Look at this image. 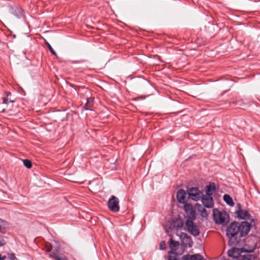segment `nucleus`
Returning <instances> with one entry per match:
<instances>
[{
  "label": "nucleus",
  "mask_w": 260,
  "mask_h": 260,
  "mask_svg": "<svg viewBox=\"0 0 260 260\" xmlns=\"http://www.w3.org/2000/svg\"><path fill=\"white\" fill-rule=\"evenodd\" d=\"M182 225H183V224L182 223H179L175 222L174 223L173 228H175V227H176V229H180V228H182ZM170 228L172 229V228L171 226L170 227Z\"/></svg>",
  "instance_id": "nucleus-25"
},
{
  "label": "nucleus",
  "mask_w": 260,
  "mask_h": 260,
  "mask_svg": "<svg viewBox=\"0 0 260 260\" xmlns=\"http://www.w3.org/2000/svg\"><path fill=\"white\" fill-rule=\"evenodd\" d=\"M23 165L28 169L32 167V164L31 161L28 159H24L23 160Z\"/></svg>",
  "instance_id": "nucleus-22"
},
{
  "label": "nucleus",
  "mask_w": 260,
  "mask_h": 260,
  "mask_svg": "<svg viewBox=\"0 0 260 260\" xmlns=\"http://www.w3.org/2000/svg\"><path fill=\"white\" fill-rule=\"evenodd\" d=\"M196 208L198 209V211L200 213L201 215L203 217H206L208 216V213L207 210L204 208L202 207L201 205L197 204Z\"/></svg>",
  "instance_id": "nucleus-16"
},
{
  "label": "nucleus",
  "mask_w": 260,
  "mask_h": 260,
  "mask_svg": "<svg viewBox=\"0 0 260 260\" xmlns=\"http://www.w3.org/2000/svg\"><path fill=\"white\" fill-rule=\"evenodd\" d=\"M10 102H13V101H12V100H10Z\"/></svg>",
  "instance_id": "nucleus-32"
},
{
  "label": "nucleus",
  "mask_w": 260,
  "mask_h": 260,
  "mask_svg": "<svg viewBox=\"0 0 260 260\" xmlns=\"http://www.w3.org/2000/svg\"><path fill=\"white\" fill-rule=\"evenodd\" d=\"M8 258L10 259V260H18L15 255V254L12 253H8Z\"/></svg>",
  "instance_id": "nucleus-23"
},
{
  "label": "nucleus",
  "mask_w": 260,
  "mask_h": 260,
  "mask_svg": "<svg viewBox=\"0 0 260 260\" xmlns=\"http://www.w3.org/2000/svg\"><path fill=\"white\" fill-rule=\"evenodd\" d=\"M11 94V93L10 92H7V97L9 96V95H10ZM8 98H4V100H3V103L4 104H7L8 103Z\"/></svg>",
  "instance_id": "nucleus-27"
},
{
  "label": "nucleus",
  "mask_w": 260,
  "mask_h": 260,
  "mask_svg": "<svg viewBox=\"0 0 260 260\" xmlns=\"http://www.w3.org/2000/svg\"><path fill=\"white\" fill-rule=\"evenodd\" d=\"M50 256L54 258L55 260H69L68 258L63 254H57L54 252H51Z\"/></svg>",
  "instance_id": "nucleus-14"
},
{
  "label": "nucleus",
  "mask_w": 260,
  "mask_h": 260,
  "mask_svg": "<svg viewBox=\"0 0 260 260\" xmlns=\"http://www.w3.org/2000/svg\"><path fill=\"white\" fill-rule=\"evenodd\" d=\"M169 254L168 260H177V255L175 252L171 251L169 252Z\"/></svg>",
  "instance_id": "nucleus-21"
},
{
  "label": "nucleus",
  "mask_w": 260,
  "mask_h": 260,
  "mask_svg": "<svg viewBox=\"0 0 260 260\" xmlns=\"http://www.w3.org/2000/svg\"><path fill=\"white\" fill-rule=\"evenodd\" d=\"M213 216L216 223L224 225L229 221V216L225 211H219L214 209L213 210Z\"/></svg>",
  "instance_id": "nucleus-2"
},
{
  "label": "nucleus",
  "mask_w": 260,
  "mask_h": 260,
  "mask_svg": "<svg viewBox=\"0 0 260 260\" xmlns=\"http://www.w3.org/2000/svg\"><path fill=\"white\" fill-rule=\"evenodd\" d=\"M237 216L241 219H248L250 217V215L247 211L239 209L236 212Z\"/></svg>",
  "instance_id": "nucleus-11"
},
{
  "label": "nucleus",
  "mask_w": 260,
  "mask_h": 260,
  "mask_svg": "<svg viewBox=\"0 0 260 260\" xmlns=\"http://www.w3.org/2000/svg\"><path fill=\"white\" fill-rule=\"evenodd\" d=\"M5 242L4 239L0 238V246H3L5 245Z\"/></svg>",
  "instance_id": "nucleus-29"
},
{
  "label": "nucleus",
  "mask_w": 260,
  "mask_h": 260,
  "mask_svg": "<svg viewBox=\"0 0 260 260\" xmlns=\"http://www.w3.org/2000/svg\"><path fill=\"white\" fill-rule=\"evenodd\" d=\"M179 238L183 245L189 247L192 246V241L191 239L186 233H181L179 235Z\"/></svg>",
  "instance_id": "nucleus-7"
},
{
  "label": "nucleus",
  "mask_w": 260,
  "mask_h": 260,
  "mask_svg": "<svg viewBox=\"0 0 260 260\" xmlns=\"http://www.w3.org/2000/svg\"><path fill=\"white\" fill-rule=\"evenodd\" d=\"M241 260H244V259H243V258H242Z\"/></svg>",
  "instance_id": "nucleus-33"
},
{
  "label": "nucleus",
  "mask_w": 260,
  "mask_h": 260,
  "mask_svg": "<svg viewBox=\"0 0 260 260\" xmlns=\"http://www.w3.org/2000/svg\"><path fill=\"white\" fill-rule=\"evenodd\" d=\"M187 194L189 198L195 201L200 200L203 195V193L197 187L189 188L187 190Z\"/></svg>",
  "instance_id": "nucleus-3"
},
{
  "label": "nucleus",
  "mask_w": 260,
  "mask_h": 260,
  "mask_svg": "<svg viewBox=\"0 0 260 260\" xmlns=\"http://www.w3.org/2000/svg\"><path fill=\"white\" fill-rule=\"evenodd\" d=\"M179 246L178 241H174L172 238L170 239V247L172 251L177 250Z\"/></svg>",
  "instance_id": "nucleus-15"
},
{
  "label": "nucleus",
  "mask_w": 260,
  "mask_h": 260,
  "mask_svg": "<svg viewBox=\"0 0 260 260\" xmlns=\"http://www.w3.org/2000/svg\"><path fill=\"white\" fill-rule=\"evenodd\" d=\"M244 260H256L257 257L256 255L253 254H247L242 256Z\"/></svg>",
  "instance_id": "nucleus-20"
},
{
  "label": "nucleus",
  "mask_w": 260,
  "mask_h": 260,
  "mask_svg": "<svg viewBox=\"0 0 260 260\" xmlns=\"http://www.w3.org/2000/svg\"><path fill=\"white\" fill-rule=\"evenodd\" d=\"M182 260H204V258L200 254H186L182 256Z\"/></svg>",
  "instance_id": "nucleus-10"
},
{
  "label": "nucleus",
  "mask_w": 260,
  "mask_h": 260,
  "mask_svg": "<svg viewBox=\"0 0 260 260\" xmlns=\"http://www.w3.org/2000/svg\"><path fill=\"white\" fill-rule=\"evenodd\" d=\"M187 231L191 235L196 236L199 235L198 226L193 224L191 220H186L185 223Z\"/></svg>",
  "instance_id": "nucleus-5"
},
{
  "label": "nucleus",
  "mask_w": 260,
  "mask_h": 260,
  "mask_svg": "<svg viewBox=\"0 0 260 260\" xmlns=\"http://www.w3.org/2000/svg\"><path fill=\"white\" fill-rule=\"evenodd\" d=\"M119 201L118 198L112 196L108 202V207L113 212H118L119 210Z\"/></svg>",
  "instance_id": "nucleus-4"
},
{
  "label": "nucleus",
  "mask_w": 260,
  "mask_h": 260,
  "mask_svg": "<svg viewBox=\"0 0 260 260\" xmlns=\"http://www.w3.org/2000/svg\"><path fill=\"white\" fill-rule=\"evenodd\" d=\"M94 99L92 98L87 99L86 103L85 106V109L87 110H91L90 108L93 106Z\"/></svg>",
  "instance_id": "nucleus-17"
},
{
  "label": "nucleus",
  "mask_w": 260,
  "mask_h": 260,
  "mask_svg": "<svg viewBox=\"0 0 260 260\" xmlns=\"http://www.w3.org/2000/svg\"><path fill=\"white\" fill-rule=\"evenodd\" d=\"M166 248V244L165 241H161L159 245V248L160 250H164Z\"/></svg>",
  "instance_id": "nucleus-26"
},
{
  "label": "nucleus",
  "mask_w": 260,
  "mask_h": 260,
  "mask_svg": "<svg viewBox=\"0 0 260 260\" xmlns=\"http://www.w3.org/2000/svg\"><path fill=\"white\" fill-rule=\"evenodd\" d=\"M255 249V246L253 247L250 248V249H247L245 247H243L242 248L243 251H244L245 252L251 253L253 251V250Z\"/></svg>",
  "instance_id": "nucleus-24"
},
{
  "label": "nucleus",
  "mask_w": 260,
  "mask_h": 260,
  "mask_svg": "<svg viewBox=\"0 0 260 260\" xmlns=\"http://www.w3.org/2000/svg\"><path fill=\"white\" fill-rule=\"evenodd\" d=\"M228 255L229 257L237 258L240 255V251L239 248H233L228 251Z\"/></svg>",
  "instance_id": "nucleus-12"
},
{
  "label": "nucleus",
  "mask_w": 260,
  "mask_h": 260,
  "mask_svg": "<svg viewBox=\"0 0 260 260\" xmlns=\"http://www.w3.org/2000/svg\"><path fill=\"white\" fill-rule=\"evenodd\" d=\"M187 193L183 190L180 189L178 190L177 193V199L178 201L182 204H184L187 202L186 194Z\"/></svg>",
  "instance_id": "nucleus-9"
},
{
  "label": "nucleus",
  "mask_w": 260,
  "mask_h": 260,
  "mask_svg": "<svg viewBox=\"0 0 260 260\" xmlns=\"http://www.w3.org/2000/svg\"><path fill=\"white\" fill-rule=\"evenodd\" d=\"M202 202L205 207L211 208L214 205V201L212 197L205 196L203 194L201 198Z\"/></svg>",
  "instance_id": "nucleus-6"
},
{
  "label": "nucleus",
  "mask_w": 260,
  "mask_h": 260,
  "mask_svg": "<svg viewBox=\"0 0 260 260\" xmlns=\"http://www.w3.org/2000/svg\"><path fill=\"white\" fill-rule=\"evenodd\" d=\"M223 200L228 205L231 206H233L234 205V202L233 199L228 194H225L223 196Z\"/></svg>",
  "instance_id": "nucleus-18"
},
{
  "label": "nucleus",
  "mask_w": 260,
  "mask_h": 260,
  "mask_svg": "<svg viewBox=\"0 0 260 260\" xmlns=\"http://www.w3.org/2000/svg\"><path fill=\"white\" fill-rule=\"evenodd\" d=\"M216 189L215 185L214 183H210L209 185L206 187V194L205 196L212 197L213 192Z\"/></svg>",
  "instance_id": "nucleus-13"
},
{
  "label": "nucleus",
  "mask_w": 260,
  "mask_h": 260,
  "mask_svg": "<svg viewBox=\"0 0 260 260\" xmlns=\"http://www.w3.org/2000/svg\"><path fill=\"white\" fill-rule=\"evenodd\" d=\"M0 260H3V259H2V255H1V254H0Z\"/></svg>",
  "instance_id": "nucleus-31"
},
{
  "label": "nucleus",
  "mask_w": 260,
  "mask_h": 260,
  "mask_svg": "<svg viewBox=\"0 0 260 260\" xmlns=\"http://www.w3.org/2000/svg\"><path fill=\"white\" fill-rule=\"evenodd\" d=\"M6 256H3V257L2 256V259L3 260H5V259H6Z\"/></svg>",
  "instance_id": "nucleus-30"
},
{
  "label": "nucleus",
  "mask_w": 260,
  "mask_h": 260,
  "mask_svg": "<svg viewBox=\"0 0 260 260\" xmlns=\"http://www.w3.org/2000/svg\"><path fill=\"white\" fill-rule=\"evenodd\" d=\"M8 225V223L5 220H2L0 218V232L2 233H5L6 231V228Z\"/></svg>",
  "instance_id": "nucleus-19"
},
{
  "label": "nucleus",
  "mask_w": 260,
  "mask_h": 260,
  "mask_svg": "<svg viewBox=\"0 0 260 260\" xmlns=\"http://www.w3.org/2000/svg\"><path fill=\"white\" fill-rule=\"evenodd\" d=\"M184 210L188 218L187 220H191L192 221L196 218V214L194 209L190 205H184Z\"/></svg>",
  "instance_id": "nucleus-8"
},
{
  "label": "nucleus",
  "mask_w": 260,
  "mask_h": 260,
  "mask_svg": "<svg viewBox=\"0 0 260 260\" xmlns=\"http://www.w3.org/2000/svg\"><path fill=\"white\" fill-rule=\"evenodd\" d=\"M48 47L52 54H53V55H56L55 52L54 51V50L49 44H48Z\"/></svg>",
  "instance_id": "nucleus-28"
},
{
  "label": "nucleus",
  "mask_w": 260,
  "mask_h": 260,
  "mask_svg": "<svg viewBox=\"0 0 260 260\" xmlns=\"http://www.w3.org/2000/svg\"><path fill=\"white\" fill-rule=\"evenodd\" d=\"M251 224L246 221L232 222L226 228V234L231 246H236L242 237L245 236L250 231Z\"/></svg>",
  "instance_id": "nucleus-1"
}]
</instances>
